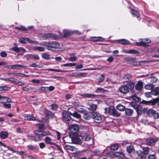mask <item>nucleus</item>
<instances>
[{
    "label": "nucleus",
    "mask_w": 159,
    "mask_h": 159,
    "mask_svg": "<svg viewBox=\"0 0 159 159\" xmlns=\"http://www.w3.org/2000/svg\"><path fill=\"white\" fill-rule=\"evenodd\" d=\"M105 113L109 114L114 116H119L120 115V113L118 112L113 107H110L105 108Z\"/></svg>",
    "instance_id": "1"
},
{
    "label": "nucleus",
    "mask_w": 159,
    "mask_h": 159,
    "mask_svg": "<svg viewBox=\"0 0 159 159\" xmlns=\"http://www.w3.org/2000/svg\"><path fill=\"white\" fill-rule=\"evenodd\" d=\"M63 120L66 124L72 123L73 120L70 116L69 112L66 111H63L62 112Z\"/></svg>",
    "instance_id": "2"
},
{
    "label": "nucleus",
    "mask_w": 159,
    "mask_h": 159,
    "mask_svg": "<svg viewBox=\"0 0 159 159\" xmlns=\"http://www.w3.org/2000/svg\"><path fill=\"white\" fill-rule=\"evenodd\" d=\"M44 45L47 46L46 48L49 50H52L53 48H59L60 44L57 42L55 41L49 42L48 43H45Z\"/></svg>",
    "instance_id": "3"
},
{
    "label": "nucleus",
    "mask_w": 159,
    "mask_h": 159,
    "mask_svg": "<svg viewBox=\"0 0 159 159\" xmlns=\"http://www.w3.org/2000/svg\"><path fill=\"white\" fill-rule=\"evenodd\" d=\"M139 42H135L133 45L139 46H143L145 47H148V45L146 43L151 42V40L147 38L144 39H139Z\"/></svg>",
    "instance_id": "4"
},
{
    "label": "nucleus",
    "mask_w": 159,
    "mask_h": 159,
    "mask_svg": "<svg viewBox=\"0 0 159 159\" xmlns=\"http://www.w3.org/2000/svg\"><path fill=\"white\" fill-rule=\"evenodd\" d=\"M159 139L157 137H149L146 139L145 143L148 146H152Z\"/></svg>",
    "instance_id": "5"
},
{
    "label": "nucleus",
    "mask_w": 159,
    "mask_h": 159,
    "mask_svg": "<svg viewBox=\"0 0 159 159\" xmlns=\"http://www.w3.org/2000/svg\"><path fill=\"white\" fill-rule=\"evenodd\" d=\"M68 129L71 133L76 134L79 131V127L77 125L72 124L69 127Z\"/></svg>",
    "instance_id": "6"
},
{
    "label": "nucleus",
    "mask_w": 159,
    "mask_h": 159,
    "mask_svg": "<svg viewBox=\"0 0 159 159\" xmlns=\"http://www.w3.org/2000/svg\"><path fill=\"white\" fill-rule=\"evenodd\" d=\"M152 74H147L145 75H143L144 77L149 76V79L151 83H156L158 82V79L155 76L152 75Z\"/></svg>",
    "instance_id": "7"
},
{
    "label": "nucleus",
    "mask_w": 159,
    "mask_h": 159,
    "mask_svg": "<svg viewBox=\"0 0 159 159\" xmlns=\"http://www.w3.org/2000/svg\"><path fill=\"white\" fill-rule=\"evenodd\" d=\"M119 90L123 94H126L129 91L128 87L126 85H121L119 89Z\"/></svg>",
    "instance_id": "8"
},
{
    "label": "nucleus",
    "mask_w": 159,
    "mask_h": 159,
    "mask_svg": "<svg viewBox=\"0 0 159 159\" xmlns=\"http://www.w3.org/2000/svg\"><path fill=\"white\" fill-rule=\"evenodd\" d=\"M14 47L11 48L10 49L11 50L14 51L16 52H20V51L24 52L25 51V49L22 48L17 47V44L16 43H14Z\"/></svg>",
    "instance_id": "9"
},
{
    "label": "nucleus",
    "mask_w": 159,
    "mask_h": 159,
    "mask_svg": "<svg viewBox=\"0 0 159 159\" xmlns=\"http://www.w3.org/2000/svg\"><path fill=\"white\" fill-rule=\"evenodd\" d=\"M6 102H11V99L8 97L0 95V103H3Z\"/></svg>",
    "instance_id": "10"
},
{
    "label": "nucleus",
    "mask_w": 159,
    "mask_h": 159,
    "mask_svg": "<svg viewBox=\"0 0 159 159\" xmlns=\"http://www.w3.org/2000/svg\"><path fill=\"white\" fill-rule=\"evenodd\" d=\"M92 118L95 120H100L102 119L101 115L98 112L94 113L92 116Z\"/></svg>",
    "instance_id": "11"
},
{
    "label": "nucleus",
    "mask_w": 159,
    "mask_h": 159,
    "mask_svg": "<svg viewBox=\"0 0 159 159\" xmlns=\"http://www.w3.org/2000/svg\"><path fill=\"white\" fill-rule=\"evenodd\" d=\"M147 116H154V115L155 118H156L157 117V114L156 111L154 110L150 109H149L148 111H147Z\"/></svg>",
    "instance_id": "12"
},
{
    "label": "nucleus",
    "mask_w": 159,
    "mask_h": 159,
    "mask_svg": "<svg viewBox=\"0 0 159 159\" xmlns=\"http://www.w3.org/2000/svg\"><path fill=\"white\" fill-rule=\"evenodd\" d=\"M157 98H156L148 101L143 100V103L144 104L153 106L156 103L157 104Z\"/></svg>",
    "instance_id": "13"
},
{
    "label": "nucleus",
    "mask_w": 159,
    "mask_h": 159,
    "mask_svg": "<svg viewBox=\"0 0 159 159\" xmlns=\"http://www.w3.org/2000/svg\"><path fill=\"white\" fill-rule=\"evenodd\" d=\"M44 113L46 115V117L48 119L53 118L54 116V114L52 112L48 110H45Z\"/></svg>",
    "instance_id": "14"
},
{
    "label": "nucleus",
    "mask_w": 159,
    "mask_h": 159,
    "mask_svg": "<svg viewBox=\"0 0 159 159\" xmlns=\"http://www.w3.org/2000/svg\"><path fill=\"white\" fill-rule=\"evenodd\" d=\"M44 113L46 115V117L48 119L53 118L54 116V114L52 112L48 110H45Z\"/></svg>",
    "instance_id": "15"
},
{
    "label": "nucleus",
    "mask_w": 159,
    "mask_h": 159,
    "mask_svg": "<svg viewBox=\"0 0 159 159\" xmlns=\"http://www.w3.org/2000/svg\"><path fill=\"white\" fill-rule=\"evenodd\" d=\"M44 113L46 115V117L48 119L53 118L54 116V114L52 112L48 110H45Z\"/></svg>",
    "instance_id": "16"
},
{
    "label": "nucleus",
    "mask_w": 159,
    "mask_h": 159,
    "mask_svg": "<svg viewBox=\"0 0 159 159\" xmlns=\"http://www.w3.org/2000/svg\"><path fill=\"white\" fill-rule=\"evenodd\" d=\"M80 95L84 98H95L97 97V96L96 95L92 94L90 93H81Z\"/></svg>",
    "instance_id": "17"
},
{
    "label": "nucleus",
    "mask_w": 159,
    "mask_h": 159,
    "mask_svg": "<svg viewBox=\"0 0 159 159\" xmlns=\"http://www.w3.org/2000/svg\"><path fill=\"white\" fill-rule=\"evenodd\" d=\"M64 148L66 150H70L71 151H76L78 150L75 147L68 145H64Z\"/></svg>",
    "instance_id": "18"
},
{
    "label": "nucleus",
    "mask_w": 159,
    "mask_h": 159,
    "mask_svg": "<svg viewBox=\"0 0 159 159\" xmlns=\"http://www.w3.org/2000/svg\"><path fill=\"white\" fill-rule=\"evenodd\" d=\"M9 135L8 133L6 131H2L0 132V137L2 139L7 138Z\"/></svg>",
    "instance_id": "19"
},
{
    "label": "nucleus",
    "mask_w": 159,
    "mask_h": 159,
    "mask_svg": "<svg viewBox=\"0 0 159 159\" xmlns=\"http://www.w3.org/2000/svg\"><path fill=\"white\" fill-rule=\"evenodd\" d=\"M19 41L20 43H26L27 42L31 43H33V42L28 38L23 37H21L19 39Z\"/></svg>",
    "instance_id": "20"
},
{
    "label": "nucleus",
    "mask_w": 159,
    "mask_h": 159,
    "mask_svg": "<svg viewBox=\"0 0 159 159\" xmlns=\"http://www.w3.org/2000/svg\"><path fill=\"white\" fill-rule=\"evenodd\" d=\"M143 82L141 81H139L135 86V89L137 90H140L143 87Z\"/></svg>",
    "instance_id": "21"
},
{
    "label": "nucleus",
    "mask_w": 159,
    "mask_h": 159,
    "mask_svg": "<svg viewBox=\"0 0 159 159\" xmlns=\"http://www.w3.org/2000/svg\"><path fill=\"white\" fill-rule=\"evenodd\" d=\"M90 40L93 42L102 41L104 39L101 37H92L90 38Z\"/></svg>",
    "instance_id": "22"
},
{
    "label": "nucleus",
    "mask_w": 159,
    "mask_h": 159,
    "mask_svg": "<svg viewBox=\"0 0 159 159\" xmlns=\"http://www.w3.org/2000/svg\"><path fill=\"white\" fill-rule=\"evenodd\" d=\"M24 118L25 120L29 121L36 120H38L35 117L30 115H26L25 116Z\"/></svg>",
    "instance_id": "23"
},
{
    "label": "nucleus",
    "mask_w": 159,
    "mask_h": 159,
    "mask_svg": "<svg viewBox=\"0 0 159 159\" xmlns=\"http://www.w3.org/2000/svg\"><path fill=\"white\" fill-rule=\"evenodd\" d=\"M50 133L48 131H42L39 130L37 134L41 137H43L48 135Z\"/></svg>",
    "instance_id": "24"
},
{
    "label": "nucleus",
    "mask_w": 159,
    "mask_h": 159,
    "mask_svg": "<svg viewBox=\"0 0 159 159\" xmlns=\"http://www.w3.org/2000/svg\"><path fill=\"white\" fill-rule=\"evenodd\" d=\"M151 94L153 95L157 96L159 94V87L155 88L154 89H152L151 92Z\"/></svg>",
    "instance_id": "25"
},
{
    "label": "nucleus",
    "mask_w": 159,
    "mask_h": 159,
    "mask_svg": "<svg viewBox=\"0 0 159 159\" xmlns=\"http://www.w3.org/2000/svg\"><path fill=\"white\" fill-rule=\"evenodd\" d=\"M89 107H88V109L90 111L93 112L96 111L97 108V106L94 104H89Z\"/></svg>",
    "instance_id": "26"
},
{
    "label": "nucleus",
    "mask_w": 159,
    "mask_h": 159,
    "mask_svg": "<svg viewBox=\"0 0 159 159\" xmlns=\"http://www.w3.org/2000/svg\"><path fill=\"white\" fill-rule=\"evenodd\" d=\"M63 36L64 37H66L71 35L73 34L72 31H70L66 30H63Z\"/></svg>",
    "instance_id": "27"
},
{
    "label": "nucleus",
    "mask_w": 159,
    "mask_h": 159,
    "mask_svg": "<svg viewBox=\"0 0 159 159\" xmlns=\"http://www.w3.org/2000/svg\"><path fill=\"white\" fill-rule=\"evenodd\" d=\"M117 42L123 45H127L130 44L129 41L124 39L118 40Z\"/></svg>",
    "instance_id": "28"
},
{
    "label": "nucleus",
    "mask_w": 159,
    "mask_h": 159,
    "mask_svg": "<svg viewBox=\"0 0 159 159\" xmlns=\"http://www.w3.org/2000/svg\"><path fill=\"white\" fill-rule=\"evenodd\" d=\"M45 36H46L47 38H52L54 39H57L58 36L57 35L52 33H48L45 34Z\"/></svg>",
    "instance_id": "29"
},
{
    "label": "nucleus",
    "mask_w": 159,
    "mask_h": 159,
    "mask_svg": "<svg viewBox=\"0 0 159 159\" xmlns=\"http://www.w3.org/2000/svg\"><path fill=\"white\" fill-rule=\"evenodd\" d=\"M83 115V117L86 120H89L91 118L90 115L87 111H86Z\"/></svg>",
    "instance_id": "30"
},
{
    "label": "nucleus",
    "mask_w": 159,
    "mask_h": 159,
    "mask_svg": "<svg viewBox=\"0 0 159 159\" xmlns=\"http://www.w3.org/2000/svg\"><path fill=\"white\" fill-rule=\"evenodd\" d=\"M137 114L139 115H141L142 112V107L140 105H138L135 109Z\"/></svg>",
    "instance_id": "31"
},
{
    "label": "nucleus",
    "mask_w": 159,
    "mask_h": 159,
    "mask_svg": "<svg viewBox=\"0 0 159 159\" xmlns=\"http://www.w3.org/2000/svg\"><path fill=\"white\" fill-rule=\"evenodd\" d=\"M125 114L128 116H130L133 112V110L130 108H127L125 109Z\"/></svg>",
    "instance_id": "32"
},
{
    "label": "nucleus",
    "mask_w": 159,
    "mask_h": 159,
    "mask_svg": "<svg viewBox=\"0 0 159 159\" xmlns=\"http://www.w3.org/2000/svg\"><path fill=\"white\" fill-rule=\"evenodd\" d=\"M126 85L127 86L128 89H133L134 86V83L130 81L127 82Z\"/></svg>",
    "instance_id": "33"
},
{
    "label": "nucleus",
    "mask_w": 159,
    "mask_h": 159,
    "mask_svg": "<svg viewBox=\"0 0 159 159\" xmlns=\"http://www.w3.org/2000/svg\"><path fill=\"white\" fill-rule=\"evenodd\" d=\"M154 85L150 83L147 84L145 86V88L146 89L152 90L154 88Z\"/></svg>",
    "instance_id": "34"
},
{
    "label": "nucleus",
    "mask_w": 159,
    "mask_h": 159,
    "mask_svg": "<svg viewBox=\"0 0 159 159\" xmlns=\"http://www.w3.org/2000/svg\"><path fill=\"white\" fill-rule=\"evenodd\" d=\"M113 155L114 156L121 158H123L124 157V154L121 152H115Z\"/></svg>",
    "instance_id": "35"
},
{
    "label": "nucleus",
    "mask_w": 159,
    "mask_h": 159,
    "mask_svg": "<svg viewBox=\"0 0 159 159\" xmlns=\"http://www.w3.org/2000/svg\"><path fill=\"white\" fill-rule=\"evenodd\" d=\"M82 139L85 141H89L90 139V136L87 134H84V135H81Z\"/></svg>",
    "instance_id": "36"
},
{
    "label": "nucleus",
    "mask_w": 159,
    "mask_h": 159,
    "mask_svg": "<svg viewBox=\"0 0 159 159\" xmlns=\"http://www.w3.org/2000/svg\"><path fill=\"white\" fill-rule=\"evenodd\" d=\"M71 141L73 143L78 144L80 143L81 141L79 139L77 138H71Z\"/></svg>",
    "instance_id": "37"
},
{
    "label": "nucleus",
    "mask_w": 159,
    "mask_h": 159,
    "mask_svg": "<svg viewBox=\"0 0 159 159\" xmlns=\"http://www.w3.org/2000/svg\"><path fill=\"white\" fill-rule=\"evenodd\" d=\"M119 147V144L117 143H115L111 145V150L112 151H115L117 150Z\"/></svg>",
    "instance_id": "38"
},
{
    "label": "nucleus",
    "mask_w": 159,
    "mask_h": 159,
    "mask_svg": "<svg viewBox=\"0 0 159 159\" xmlns=\"http://www.w3.org/2000/svg\"><path fill=\"white\" fill-rule=\"evenodd\" d=\"M125 53L132 54H138L139 53L138 51L134 49L127 50L126 51Z\"/></svg>",
    "instance_id": "39"
},
{
    "label": "nucleus",
    "mask_w": 159,
    "mask_h": 159,
    "mask_svg": "<svg viewBox=\"0 0 159 159\" xmlns=\"http://www.w3.org/2000/svg\"><path fill=\"white\" fill-rule=\"evenodd\" d=\"M45 141L48 144L53 145L54 143L52 142V140L48 137H46L45 138Z\"/></svg>",
    "instance_id": "40"
},
{
    "label": "nucleus",
    "mask_w": 159,
    "mask_h": 159,
    "mask_svg": "<svg viewBox=\"0 0 159 159\" xmlns=\"http://www.w3.org/2000/svg\"><path fill=\"white\" fill-rule=\"evenodd\" d=\"M116 109L120 111H123L125 109V107L121 104L118 105L116 107Z\"/></svg>",
    "instance_id": "41"
},
{
    "label": "nucleus",
    "mask_w": 159,
    "mask_h": 159,
    "mask_svg": "<svg viewBox=\"0 0 159 159\" xmlns=\"http://www.w3.org/2000/svg\"><path fill=\"white\" fill-rule=\"evenodd\" d=\"M134 150V148L132 145H130L127 146L126 150L129 153H131Z\"/></svg>",
    "instance_id": "42"
},
{
    "label": "nucleus",
    "mask_w": 159,
    "mask_h": 159,
    "mask_svg": "<svg viewBox=\"0 0 159 159\" xmlns=\"http://www.w3.org/2000/svg\"><path fill=\"white\" fill-rule=\"evenodd\" d=\"M26 67L25 66H24L23 65H19V64H16L13 65V69H16L17 70H19L20 69L21 67Z\"/></svg>",
    "instance_id": "43"
},
{
    "label": "nucleus",
    "mask_w": 159,
    "mask_h": 159,
    "mask_svg": "<svg viewBox=\"0 0 159 159\" xmlns=\"http://www.w3.org/2000/svg\"><path fill=\"white\" fill-rule=\"evenodd\" d=\"M47 70H48L51 71H55L56 72H61L66 73V72H70L69 71H68V70H64H64H60L57 69H47Z\"/></svg>",
    "instance_id": "44"
},
{
    "label": "nucleus",
    "mask_w": 159,
    "mask_h": 159,
    "mask_svg": "<svg viewBox=\"0 0 159 159\" xmlns=\"http://www.w3.org/2000/svg\"><path fill=\"white\" fill-rule=\"evenodd\" d=\"M11 89L10 87L7 86H0V91L8 90Z\"/></svg>",
    "instance_id": "45"
},
{
    "label": "nucleus",
    "mask_w": 159,
    "mask_h": 159,
    "mask_svg": "<svg viewBox=\"0 0 159 159\" xmlns=\"http://www.w3.org/2000/svg\"><path fill=\"white\" fill-rule=\"evenodd\" d=\"M105 92V90L102 88L98 87L95 91V92L97 93H103Z\"/></svg>",
    "instance_id": "46"
},
{
    "label": "nucleus",
    "mask_w": 159,
    "mask_h": 159,
    "mask_svg": "<svg viewBox=\"0 0 159 159\" xmlns=\"http://www.w3.org/2000/svg\"><path fill=\"white\" fill-rule=\"evenodd\" d=\"M142 149L143 150V152L145 155H148L149 152V148L148 147H143Z\"/></svg>",
    "instance_id": "47"
},
{
    "label": "nucleus",
    "mask_w": 159,
    "mask_h": 159,
    "mask_svg": "<svg viewBox=\"0 0 159 159\" xmlns=\"http://www.w3.org/2000/svg\"><path fill=\"white\" fill-rule=\"evenodd\" d=\"M42 57L45 59L47 60L50 58L49 55L47 53H44L42 54Z\"/></svg>",
    "instance_id": "48"
},
{
    "label": "nucleus",
    "mask_w": 159,
    "mask_h": 159,
    "mask_svg": "<svg viewBox=\"0 0 159 159\" xmlns=\"http://www.w3.org/2000/svg\"><path fill=\"white\" fill-rule=\"evenodd\" d=\"M76 65L75 63H68L63 64L61 66H63V67H69V66H75Z\"/></svg>",
    "instance_id": "49"
},
{
    "label": "nucleus",
    "mask_w": 159,
    "mask_h": 159,
    "mask_svg": "<svg viewBox=\"0 0 159 159\" xmlns=\"http://www.w3.org/2000/svg\"><path fill=\"white\" fill-rule=\"evenodd\" d=\"M70 114L73 117H75L78 119H79L81 118V115L78 114L77 112H75L73 113H70Z\"/></svg>",
    "instance_id": "50"
},
{
    "label": "nucleus",
    "mask_w": 159,
    "mask_h": 159,
    "mask_svg": "<svg viewBox=\"0 0 159 159\" xmlns=\"http://www.w3.org/2000/svg\"><path fill=\"white\" fill-rule=\"evenodd\" d=\"M34 49L35 51L42 52L44 51L45 48L43 47L36 46L34 47Z\"/></svg>",
    "instance_id": "51"
},
{
    "label": "nucleus",
    "mask_w": 159,
    "mask_h": 159,
    "mask_svg": "<svg viewBox=\"0 0 159 159\" xmlns=\"http://www.w3.org/2000/svg\"><path fill=\"white\" fill-rule=\"evenodd\" d=\"M104 80V75L103 74H102L98 78V82L99 83H101L103 82Z\"/></svg>",
    "instance_id": "52"
},
{
    "label": "nucleus",
    "mask_w": 159,
    "mask_h": 159,
    "mask_svg": "<svg viewBox=\"0 0 159 159\" xmlns=\"http://www.w3.org/2000/svg\"><path fill=\"white\" fill-rule=\"evenodd\" d=\"M12 74L14 75L17 76H24L25 77H28L29 76V75H27L24 74L22 73H12Z\"/></svg>",
    "instance_id": "53"
},
{
    "label": "nucleus",
    "mask_w": 159,
    "mask_h": 159,
    "mask_svg": "<svg viewBox=\"0 0 159 159\" xmlns=\"http://www.w3.org/2000/svg\"><path fill=\"white\" fill-rule=\"evenodd\" d=\"M131 12L132 14L134 16L138 18L139 16V14L138 13V12L134 10H132Z\"/></svg>",
    "instance_id": "54"
},
{
    "label": "nucleus",
    "mask_w": 159,
    "mask_h": 159,
    "mask_svg": "<svg viewBox=\"0 0 159 159\" xmlns=\"http://www.w3.org/2000/svg\"><path fill=\"white\" fill-rule=\"evenodd\" d=\"M9 102H6L3 103V106L7 108H11V104L9 103Z\"/></svg>",
    "instance_id": "55"
},
{
    "label": "nucleus",
    "mask_w": 159,
    "mask_h": 159,
    "mask_svg": "<svg viewBox=\"0 0 159 159\" xmlns=\"http://www.w3.org/2000/svg\"><path fill=\"white\" fill-rule=\"evenodd\" d=\"M31 57L35 60H38L40 59L39 56L37 54L31 55Z\"/></svg>",
    "instance_id": "56"
},
{
    "label": "nucleus",
    "mask_w": 159,
    "mask_h": 159,
    "mask_svg": "<svg viewBox=\"0 0 159 159\" xmlns=\"http://www.w3.org/2000/svg\"><path fill=\"white\" fill-rule=\"evenodd\" d=\"M29 66L30 67H34V68H36V67L40 68V67L39 65H37L35 62L33 63L32 64H31L30 65H29Z\"/></svg>",
    "instance_id": "57"
},
{
    "label": "nucleus",
    "mask_w": 159,
    "mask_h": 159,
    "mask_svg": "<svg viewBox=\"0 0 159 159\" xmlns=\"http://www.w3.org/2000/svg\"><path fill=\"white\" fill-rule=\"evenodd\" d=\"M37 136H34V141H40L41 140V139L40 138V137L37 134Z\"/></svg>",
    "instance_id": "58"
},
{
    "label": "nucleus",
    "mask_w": 159,
    "mask_h": 159,
    "mask_svg": "<svg viewBox=\"0 0 159 159\" xmlns=\"http://www.w3.org/2000/svg\"><path fill=\"white\" fill-rule=\"evenodd\" d=\"M75 152H73L72 153V154L73 155V156L74 157H76L78 156L80 153V151H76Z\"/></svg>",
    "instance_id": "59"
},
{
    "label": "nucleus",
    "mask_w": 159,
    "mask_h": 159,
    "mask_svg": "<svg viewBox=\"0 0 159 159\" xmlns=\"http://www.w3.org/2000/svg\"><path fill=\"white\" fill-rule=\"evenodd\" d=\"M7 55V53L5 51L1 52L0 53V56L3 57H6Z\"/></svg>",
    "instance_id": "60"
},
{
    "label": "nucleus",
    "mask_w": 159,
    "mask_h": 159,
    "mask_svg": "<svg viewBox=\"0 0 159 159\" xmlns=\"http://www.w3.org/2000/svg\"><path fill=\"white\" fill-rule=\"evenodd\" d=\"M28 149L30 150H33L35 149V147L31 145H29L27 146Z\"/></svg>",
    "instance_id": "61"
},
{
    "label": "nucleus",
    "mask_w": 159,
    "mask_h": 159,
    "mask_svg": "<svg viewBox=\"0 0 159 159\" xmlns=\"http://www.w3.org/2000/svg\"><path fill=\"white\" fill-rule=\"evenodd\" d=\"M87 73L85 72H79V77H85L87 75Z\"/></svg>",
    "instance_id": "62"
},
{
    "label": "nucleus",
    "mask_w": 159,
    "mask_h": 159,
    "mask_svg": "<svg viewBox=\"0 0 159 159\" xmlns=\"http://www.w3.org/2000/svg\"><path fill=\"white\" fill-rule=\"evenodd\" d=\"M148 159H156V156L154 154H149L148 156Z\"/></svg>",
    "instance_id": "63"
},
{
    "label": "nucleus",
    "mask_w": 159,
    "mask_h": 159,
    "mask_svg": "<svg viewBox=\"0 0 159 159\" xmlns=\"http://www.w3.org/2000/svg\"><path fill=\"white\" fill-rule=\"evenodd\" d=\"M146 155L144 154L143 153L141 155L138 157V158L139 159H145L146 158Z\"/></svg>",
    "instance_id": "64"
}]
</instances>
